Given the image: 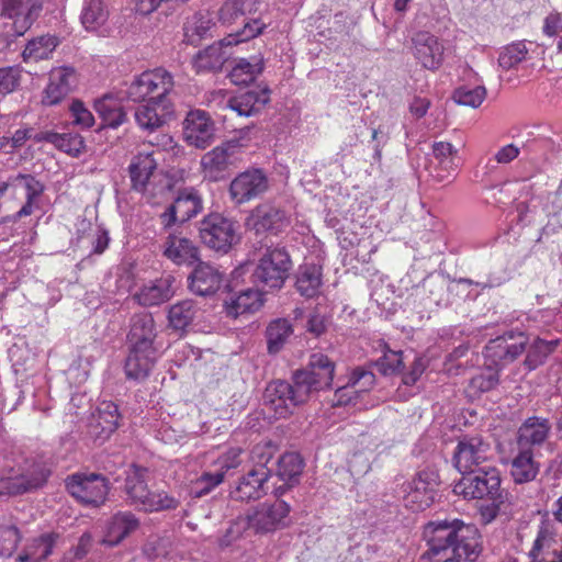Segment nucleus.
I'll return each mask as SVG.
<instances>
[{"instance_id":"nucleus-1","label":"nucleus","mask_w":562,"mask_h":562,"mask_svg":"<svg viewBox=\"0 0 562 562\" xmlns=\"http://www.w3.org/2000/svg\"><path fill=\"white\" fill-rule=\"evenodd\" d=\"M423 538L428 549L420 561L477 562L482 553L477 528L460 519L429 521L424 526Z\"/></svg>"},{"instance_id":"nucleus-2","label":"nucleus","mask_w":562,"mask_h":562,"mask_svg":"<svg viewBox=\"0 0 562 562\" xmlns=\"http://www.w3.org/2000/svg\"><path fill=\"white\" fill-rule=\"evenodd\" d=\"M173 86L171 74L164 68L143 71L130 83L126 98L133 102H145L134 113L143 131L153 133L171 119L173 109L167 95Z\"/></svg>"},{"instance_id":"nucleus-3","label":"nucleus","mask_w":562,"mask_h":562,"mask_svg":"<svg viewBox=\"0 0 562 562\" xmlns=\"http://www.w3.org/2000/svg\"><path fill=\"white\" fill-rule=\"evenodd\" d=\"M291 269V256L284 246L267 247L251 273V280L263 292L280 290Z\"/></svg>"},{"instance_id":"nucleus-4","label":"nucleus","mask_w":562,"mask_h":562,"mask_svg":"<svg viewBox=\"0 0 562 562\" xmlns=\"http://www.w3.org/2000/svg\"><path fill=\"white\" fill-rule=\"evenodd\" d=\"M335 364L323 353L312 355L306 368L292 375L291 387L299 405L304 404L313 392L329 387L334 378Z\"/></svg>"},{"instance_id":"nucleus-5","label":"nucleus","mask_w":562,"mask_h":562,"mask_svg":"<svg viewBox=\"0 0 562 562\" xmlns=\"http://www.w3.org/2000/svg\"><path fill=\"white\" fill-rule=\"evenodd\" d=\"M236 227V222L223 214L211 213L200 222L199 236L201 241L210 249L227 254L233 245L239 240Z\"/></svg>"},{"instance_id":"nucleus-6","label":"nucleus","mask_w":562,"mask_h":562,"mask_svg":"<svg viewBox=\"0 0 562 562\" xmlns=\"http://www.w3.org/2000/svg\"><path fill=\"white\" fill-rule=\"evenodd\" d=\"M289 513L290 506L284 501L274 498L272 502L259 504L251 514L247 515L246 524L255 533L273 532L285 526Z\"/></svg>"},{"instance_id":"nucleus-7","label":"nucleus","mask_w":562,"mask_h":562,"mask_svg":"<svg viewBox=\"0 0 562 562\" xmlns=\"http://www.w3.org/2000/svg\"><path fill=\"white\" fill-rule=\"evenodd\" d=\"M490 451L491 445L482 436H462L453 452V465L459 472L465 474L487 460Z\"/></svg>"},{"instance_id":"nucleus-8","label":"nucleus","mask_w":562,"mask_h":562,"mask_svg":"<svg viewBox=\"0 0 562 562\" xmlns=\"http://www.w3.org/2000/svg\"><path fill=\"white\" fill-rule=\"evenodd\" d=\"M528 342L529 338L525 333L508 330L490 340L485 347V355L495 363H512L526 351Z\"/></svg>"},{"instance_id":"nucleus-9","label":"nucleus","mask_w":562,"mask_h":562,"mask_svg":"<svg viewBox=\"0 0 562 562\" xmlns=\"http://www.w3.org/2000/svg\"><path fill=\"white\" fill-rule=\"evenodd\" d=\"M43 10L42 0H1V16L13 20L16 36L31 29Z\"/></svg>"},{"instance_id":"nucleus-10","label":"nucleus","mask_w":562,"mask_h":562,"mask_svg":"<svg viewBox=\"0 0 562 562\" xmlns=\"http://www.w3.org/2000/svg\"><path fill=\"white\" fill-rule=\"evenodd\" d=\"M269 188L267 176L260 169H248L235 177L229 184V194L237 204L262 195Z\"/></svg>"},{"instance_id":"nucleus-11","label":"nucleus","mask_w":562,"mask_h":562,"mask_svg":"<svg viewBox=\"0 0 562 562\" xmlns=\"http://www.w3.org/2000/svg\"><path fill=\"white\" fill-rule=\"evenodd\" d=\"M551 423L548 418L530 416L518 427L515 449L536 452L549 438Z\"/></svg>"},{"instance_id":"nucleus-12","label":"nucleus","mask_w":562,"mask_h":562,"mask_svg":"<svg viewBox=\"0 0 562 562\" xmlns=\"http://www.w3.org/2000/svg\"><path fill=\"white\" fill-rule=\"evenodd\" d=\"M214 132V123L205 111H190L183 121L184 139L196 148L204 149L210 146Z\"/></svg>"},{"instance_id":"nucleus-13","label":"nucleus","mask_w":562,"mask_h":562,"mask_svg":"<svg viewBox=\"0 0 562 562\" xmlns=\"http://www.w3.org/2000/svg\"><path fill=\"white\" fill-rule=\"evenodd\" d=\"M223 279L218 268L200 260L188 276V288L195 295L212 296L221 289Z\"/></svg>"},{"instance_id":"nucleus-14","label":"nucleus","mask_w":562,"mask_h":562,"mask_svg":"<svg viewBox=\"0 0 562 562\" xmlns=\"http://www.w3.org/2000/svg\"><path fill=\"white\" fill-rule=\"evenodd\" d=\"M202 211V201L198 192L193 189H184L161 214L162 223L166 227L179 222L184 223Z\"/></svg>"},{"instance_id":"nucleus-15","label":"nucleus","mask_w":562,"mask_h":562,"mask_svg":"<svg viewBox=\"0 0 562 562\" xmlns=\"http://www.w3.org/2000/svg\"><path fill=\"white\" fill-rule=\"evenodd\" d=\"M263 400L278 418H286L300 406L291 383L284 380L270 382L265 390Z\"/></svg>"},{"instance_id":"nucleus-16","label":"nucleus","mask_w":562,"mask_h":562,"mask_svg":"<svg viewBox=\"0 0 562 562\" xmlns=\"http://www.w3.org/2000/svg\"><path fill=\"white\" fill-rule=\"evenodd\" d=\"M248 225L256 231L257 234L270 233L278 235L289 226V218L280 207L261 204L258 205L248 218Z\"/></svg>"},{"instance_id":"nucleus-17","label":"nucleus","mask_w":562,"mask_h":562,"mask_svg":"<svg viewBox=\"0 0 562 562\" xmlns=\"http://www.w3.org/2000/svg\"><path fill=\"white\" fill-rule=\"evenodd\" d=\"M120 418L121 415L116 404L102 402L97 414H93L89 420L88 434L94 440L103 442L119 428Z\"/></svg>"},{"instance_id":"nucleus-18","label":"nucleus","mask_w":562,"mask_h":562,"mask_svg":"<svg viewBox=\"0 0 562 562\" xmlns=\"http://www.w3.org/2000/svg\"><path fill=\"white\" fill-rule=\"evenodd\" d=\"M412 41L414 45V56L424 68L436 70L441 66L443 60V45L435 35L428 32H418Z\"/></svg>"},{"instance_id":"nucleus-19","label":"nucleus","mask_w":562,"mask_h":562,"mask_svg":"<svg viewBox=\"0 0 562 562\" xmlns=\"http://www.w3.org/2000/svg\"><path fill=\"white\" fill-rule=\"evenodd\" d=\"M502 483L496 468L479 469L465 473L452 492H497Z\"/></svg>"},{"instance_id":"nucleus-20","label":"nucleus","mask_w":562,"mask_h":562,"mask_svg":"<svg viewBox=\"0 0 562 562\" xmlns=\"http://www.w3.org/2000/svg\"><path fill=\"white\" fill-rule=\"evenodd\" d=\"M77 85L76 70L71 66H61L50 71L49 83L45 89L43 103H59Z\"/></svg>"},{"instance_id":"nucleus-21","label":"nucleus","mask_w":562,"mask_h":562,"mask_svg":"<svg viewBox=\"0 0 562 562\" xmlns=\"http://www.w3.org/2000/svg\"><path fill=\"white\" fill-rule=\"evenodd\" d=\"M157 336L154 317L150 313H139L132 316L127 340L131 348L156 349L154 341Z\"/></svg>"},{"instance_id":"nucleus-22","label":"nucleus","mask_w":562,"mask_h":562,"mask_svg":"<svg viewBox=\"0 0 562 562\" xmlns=\"http://www.w3.org/2000/svg\"><path fill=\"white\" fill-rule=\"evenodd\" d=\"M139 527V520L130 512H120L108 521L101 543L115 547Z\"/></svg>"},{"instance_id":"nucleus-23","label":"nucleus","mask_w":562,"mask_h":562,"mask_svg":"<svg viewBox=\"0 0 562 562\" xmlns=\"http://www.w3.org/2000/svg\"><path fill=\"white\" fill-rule=\"evenodd\" d=\"M162 254L176 265L192 266L200 261L199 248L193 241L172 234L166 238Z\"/></svg>"},{"instance_id":"nucleus-24","label":"nucleus","mask_w":562,"mask_h":562,"mask_svg":"<svg viewBox=\"0 0 562 562\" xmlns=\"http://www.w3.org/2000/svg\"><path fill=\"white\" fill-rule=\"evenodd\" d=\"M269 88H263L260 92L249 90L228 100V108L237 112L240 116H252L259 113L270 101Z\"/></svg>"},{"instance_id":"nucleus-25","label":"nucleus","mask_w":562,"mask_h":562,"mask_svg":"<svg viewBox=\"0 0 562 562\" xmlns=\"http://www.w3.org/2000/svg\"><path fill=\"white\" fill-rule=\"evenodd\" d=\"M554 542L553 532L548 527H540L528 553L530 562H562V546L559 550H551Z\"/></svg>"},{"instance_id":"nucleus-26","label":"nucleus","mask_w":562,"mask_h":562,"mask_svg":"<svg viewBox=\"0 0 562 562\" xmlns=\"http://www.w3.org/2000/svg\"><path fill=\"white\" fill-rule=\"evenodd\" d=\"M156 349L143 351V349L130 348L124 366L126 376L135 381L146 379L156 361Z\"/></svg>"},{"instance_id":"nucleus-27","label":"nucleus","mask_w":562,"mask_h":562,"mask_svg":"<svg viewBox=\"0 0 562 562\" xmlns=\"http://www.w3.org/2000/svg\"><path fill=\"white\" fill-rule=\"evenodd\" d=\"M425 294V305L429 308L447 307L451 304L450 293L452 291L451 282L440 276L428 277L423 282Z\"/></svg>"},{"instance_id":"nucleus-28","label":"nucleus","mask_w":562,"mask_h":562,"mask_svg":"<svg viewBox=\"0 0 562 562\" xmlns=\"http://www.w3.org/2000/svg\"><path fill=\"white\" fill-rule=\"evenodd\" d=\"M57 539L58 535L55 532L33 538L16 557V562H44L53 553Z\"/></svg>"},{"instance_id":"nucleus-29","label":"nucleus","mask_w":562,"mask_h":562,"mask_svg":"<svg viewBox=\"0 0 562 562\" xmlns=\"http://www.w3.org/2000/svg\"><path fill=\"white\" fill-rule=\"evenodd\" d=\"M432 154L438 161V167L435 168L434 177L438 181H445L452 176L457 170L456 158L458 149L448 142H436L432 145Z\"/></svg>"},{"instance_id":"nucleus-30","label":"nucleus","mask_w":562,"mask_h":562,"mask_svg":"<svg viewBox=\"0 0 562 562\" xmlns=\"http://www.w3.org/2000/svg\"><path fill=\"white\" fill-rule=\"evenodd\" d=\"M231 148L229 144L217 146L202 157L201 165L211 180H220L223 177L222 173L229 167Z\"/></svg>"},{"instance_id":"nucleus-31","label":"nucleus","mask_w":562,"mask_h":562,"mask_svg":"<svg viewBox=\"0 0 562 562\" xmlns=\"http://www.w3.org/2000/svg\"><path fill=\"white\" fill-rule=\"evenodd\" d=\"M516 456L512 461V476L516 483L522 484L536 479L539 463L535 460L536 452L515 449Z\"/></svg>"},{"instance_id":"nucleus-32","label":"nucleus","mask_w":562,"mask_h":562,"mask_svg":"<svg viewBox=\"0 0 562 562\" xmlns=\"http://www.w3.org/2000/svg\"><path fill=\"white\" fill-rule=\"evenodd\" d=\"M303 471V460L296 452H288L278 459V475L284 484L277 487L274 492H284L285 488L294 487Z\"/></svg>"},{"instance_id":"nucleus-33","label":"nucleus","mask_w":562,"mask_h":562,"mask_svg":"<svg viewBox=\"0 0 562 562\" xmlns=\"http://www.w3.org/2000/svg\"><path fill=\"white\" fill-rule=\"evenodd\" d=\"M259 292L262 291L258 288L256 290H243L236 297H232L229 301H226L225 310L227 315L237 317L245 313H254L258 311L262 305Z\"/></svg>"},{"instance_id":"nucleus-34","label":"nucleus","mask_w":562,"mask_h":562,"mask_svg":"<svg viewBox=\"0 0 562 562\" xmlns=\"http://www.w3.org/2000/svg\"><path fill=\"white\" fill-rule=\"evenodd\" d=\"M65 486L69 492L74 491L75 488H79L82 492H87L89 490L100 491L101 488H103L105 492H109L111 490L108 477L101 473L94 472H77L68 475L65 479Z\"/></svg>"},{"instance_id":"nucleus-35","label":"nucleus","mask_w":562,"mask_h":562,"mask_svg":"<svg viewBox=\"0 0 562 562\" xmlns=\"http://www.w3.org/2000/svg\"><path fill=\"white\" fill-rule=\"evenodd\" d=\"M267 349L270 355L278 353L293 334V326L286 318L272 319L266 328Z\"/></svg>"},{"instance_id":"nucleus-36","label":"nucleus","mask_w":562,"mask_h":562,"mask_svg":"<svg viewBox=\"0 0 562 562\" xmlns=\"http://www.w3.org/2000/svg\"><path fill=\"white\" fill-rule=\"evenodd\" d=\"M224 41L209 45L195 56V67L199 71H221L226 59V52L223 50Z\"/></svg>"},{"instance_id":"nucleus-37","label":"nucleus","mask_w":562,"mask_h":562,"mask_svg":"<svg viewBox=\"0 0 562 562\" xmlns=\"http://www.w3.org/2000/svg\"><path fill=\"white\" fill-rule=\"evenodd\" d=\"M171 295L170 284L167 280H156L147 285H144L135 299L139 304L145 306L159 305L169 300Z\"/></svg>"},{"instance_id":"nucleus-38","label":"nucleus","mask_w":562,"mask_h":562,"mask_svg":"<svg viewBox=\"0 0 562 562\" xmlns=\"http://www.w3.org/2000/svg\"><path fill=\"white\" fill-rule=\"evenodd\" d=\"M94 110L103 121L102 126L115 128L126 120V113L113 98L104 95L94 102Z\"/></svg>"},{"instance_id":"nucleus-39","label":"nucleus","mask_w":562,"mask_h":562,"mask_svg":"<svg viewBox=\"0 0 562 562\" xmlns=\"http://www.w3.org/2000/svg\"><path fill=\"white\" fill-rule=\"evenodd\" d=\"M156 167L150 156L136 157L128 167L133 189L144 191Z\"/></svg>"},{"instance_id":"nucleus-40","label":"nucleus","mask_w":562,"mask_h":562,"mask_svg":"<svg viewBox=\"0 0 562 562\" xmlns=\"http://www.w3.org/2000/svg\"><path fill=\"white\" fill-rule=\"evenodd\" d=\"M109 18V10L103 0H85L81 12V23L87 31H95Z\"/></svg>"},{"instance_id":"nucleus-41","label":"nucleus","mask_w":562,"mask_h":562,"mask_svg":"<svg viewBox=\"0 0 562 562\" xmlns=\"http://www.w3.org/2000/svg\"><path fill=\"white\" fill-rule=\"evenodd\" d=\"M322 284L321 268L316 265H304L300 268L296 277L297 291L306 296H314Z\"/></svg>"},{"instance_id":"nucleus-42","label":"nucleus","mask_w":562,"mask_h":562,"mask_svg":"<svg viewBox=\"0 0 562 562\" xmlns=\"http://www.w3.org/2000/svg\"><path fill=\"white\" fill-rule=\"evenodd\" d=\"M57 37L52 35H42L32 38L29 41L22 53L23 60L29 61L30 59H33L37 61L41 59H46L57 47Z\"/></svg>"},{"instance_id":"nucleus-43","label":"nucleus","mask_w":562,"mask_h":562,"mask_svg":"<svg viewBox=\"0 0 562 562\" xmlns=\"http://www.w3.org/2000/svg\"><path fill=\"white\" fill-rule=\"evenodd\" d=\"M558 346V340L547 341L540 338L533 340V342L526 348V358L524 366L532 371L538 367L542 366L547 358L554 351Z\"/></svg>"},{"instance_id":"nucleus-44","label":"nucleus","mask_w":562,"mask_h":562,"mask_svg":"<svg viewBox=\"0 0 562 562\" xmlns=\"http://www.w3.org/2000/svg\"><path fill=\"white\" fill-rule=\"evenodd\" d=\"M144 512H159L176 508L179 501L170 494H138L134 499Z\"/></svg>"},{"instance_id":"nucleus-45","label":"nucleus","mask_w":562,"mask_h":562,"mask_svg":"<svg viewBox=\"0 0 562 562\" xmlns=\"http://www.w3.org/2000/svg\"><path fill=\"white\" fill-rule=\"evenodd\" d=\"M195 314V304L191 300H184L175 304L169 310L168 318L170 326L177 330H183L192 323Z\"/></svg>"},{"instance_id":"nucleus-46","label":"nucleus","mask_w":562,"mask_h":562,"mask_svg":"<svg viewBox=\"0 0 562 562\" xmlns=\"http://www.w3.org/2000/svg\"><path fill=\"white\" fill-rule=\"evenodd\" d=\"M50 471L40 467L30 475H21L15 477L10 486H8L9 492L14 490L13 492H29L31 490H38L44 486L49 476Z\"/></svg>"},{"instance_id":"nucleus-47","label":"nucleus","mask_w":562,"mask_h":562,"mask_svg":"<svg viewBox=\"0 0 562 562\" xmlns=\"http://www.w3.org/2000/svg\"><path fill=\"white\" fill-rule=\"evenodd\" d=\"M263 70V61L250 64L246 59H240L229 71L228 76L234 85L241 86L252 82L257 75Z\"/></svg>"},{"instance_id":"nucleus-48","label":"nucleus","mask_w":562,"mask_h":562,"mask_svg":"<svg viewBox=\"0 0 562 562\" xmlns=\"http://www.w3.org/2000/svg\"><path fill=\"white\" fill-rule=\"evenodd\" d=\"M214 22L207 13L198 12L193 15L189 26L186 27L184 38L191 45L198 43L207 35Z\"/></svg>"},{"instance_id":"nucleus-49","label":"nucleus","mask_w":562,"mask_h":562,"mask_svg":"<svg viewBox=\"0 0 562 562\" xmlns=\"http://www.w3.org/2000/svg\"><path fill=\"white\" fill-rule=\"evenodd\" d=\"M21 540V531L15 525L0 521V558L11 557Z\"/></svg>"},{"instance_id":"nucleus-50","label":"nucleus","mask_w":562,"mask_h":562,"mask_svg":"<svg viewBox=\"0 0 562 562\" xmlns=\"http://www.w3.org/2000/svg\"><path fill=\"white\" fill-rule=\"evenodd\" d=\"M528 49L524 42L513 43L504 47L498 57V65L504 70L515 68L526 59Z\"/></svg>"},{"instance_id":"nucleus-51","label":"nucleus","mask_w":562,"mask_h":562,"mask_svg":"<svg viewBox=\"0 0 562 562\" xmlns=\"http://www.w3.org/2000/svg\"><path fill=\"white\" fill-rule=\"evenodd\" d=\"M486 97V89L483 86L474 88L460 87L453 93V100L462 105L479 108Z\"/></svg>"},{"instance_id":"nucleus-52","label":"nucleus","mask_w":562,"mask_h":562,"mask_svg":"<svg viewBox=\"0 0 562 562\" xmlns=\"http://www.w3.org/2000/svg\"><path fill=\"white\" fill-rule=\"evenodd\" d=\"M412 483L413 492H435L440 484L438 471L427 467L416 473Z\"/></svg>"},{"instance_id":"nucleus-53","label":"nucleus","mask_w":562,"mask_h":562,"mask_svg":"<svg viewBox=\"0 0 562 562\" xmlns=\"http://www.w3.org/2000/svg\"><path fill=\"white\" fill-rule=\"evenodd\" d=\"M499 383L498 371L487 368L470 380V389L475 393H484L495 389Z\"/></svg>"},{"instance_id":"nucleus-54","label":"nucleus","mask_w":562,"mask_h":562,"mask_svg":"<svg viewBox=\"0 0 562 562\" xmlns=\"http://www.w3.org/2000/svg\"><path fill=\"white\" fill-rule=\"evenodd\" d=\"M502 504V494H496V496L490 498L480 497L477 501V512L481 522L487 525L493 521L498 515Z\"/></svg>"},{"instance_id":"nucleus-55","label":"nucleus","mask_w":562,"mask_h":562,"mask_svg":"<svg viewBox=\"0 0 562 562\" xmlns=\"http://www.w3.org/2000/svg\"><path fill=\"white\" fill-rule=\"evenodd\" d=\"M251 0H226L218 11L220 20L223 23H232L245 15V7L250 4Z\"/></svg>"},{"instance_id":"nucleus-56","label":"nucleus","mask_w":562,"mask_h":562,"mask_svg":"<svg viewBox=\"0 0 562 562\" xmlns=\"http://www.w3.org/2000/svg\"><path fill=\"white\" fill-rule=\"evenodd\" d=\"M55 147L66 154L77 157L85 149L83 138L79 134H58Z\"/></svg>"},{"instance_id":"nucleus-57","label":"nucleus","mask_w":562,"mask_h":562,"mask_svg":"<svg viewBox=\"0 0 562 562\" xmlns=\"http://www.w3.org/2000/svg\"><path fill=\"white\" fill-rule=\"evenodd\" d=\"M375 364L384 375L400 372L403 368L402 352L387 350Z\"/></svg>"},{"instance_id":"nucleus-58","label":"nucleus","mask_w":562,"mask_h":562,"mask_svg":"<svg viewBox=\"0 0 562 562\" xmlns=\"http://www.w3.org/2000/svg\"><path fill=\"white\" fill-rule=\"evenodd\" d=\"M147 469L133 464L125 479V492H143L147 488Z\"/></svg>"},{"instance_id":"nucleus-59","label":"nucleus","mask_w":562,"mask_h":562,"mask_svg":"<svg viewBox=\"0 0 562 562\" xmlns=\"http://www.w3.org/2000/svg\"><path fill=\"white\" fill-rule=\"evenodd\" d=\"M74 117V123L82 127H91L94 123L92 113L85 106L83 102L76 99L71 102L69 108Z\"/></svg>"},{"instance_id":"nucleus-60","label":"nucleus","mask_w":562,"mask_h":562,"mask_svg":"<svg viewBox=\"0 0 562 562\" xmlns=\"http://www.w3.org/2000/svg\"><path fill=\"white\" fill-rule=\"evenodd\" d=\"M246 520L237 519L233 521L226 529L225 533L218 539V546L221 548H227L232 546L236 540L241 538L244 531L247 529Z\"/></svg>"},{"instance_id":"nucleus-61","label":"nucleus","mask_w":562,"mask_h":562,"mask_svg":"<svg viewBox=\"0 0 562 562\" xmlns=\"http://www.w3.org/2000/svg\"><path fill=\"white\" fill-rule=\"evenodd\" d=\"M328 324V318L324 314L313 311L307 317L305 328L314 337H319L327 330Z\"/></svg>"},{"instance_id":"nucleus-62","label":"nucleus","mask_w":562,"mask_h":562,"mask_svg":"<svg viewBox=\"0 0 562 562\" xmlns=\"http://www.w3.org/2000/svg\"><path fill=\"white\" fill-rule=\"evenodd\" d=\"M269 474L270 471L267 467L260 465L259 468L249 471L247 475L244 476L241 484L249 486L255 491L263 488V484L267 482Z\"/></svg>"},{"instance_id":"nucleus-63","label":"nucleus","mask_w":562,"mask_h":562,"mask_svg":"<svg viewBox=\"0 0 562 562\" xmlns=\"http://www.w3.org/2000/svg\"><path fill=\"white\" fill-rule=\"evenodd\" d=\"M20 75L11 67L0 69V92L10 93L19 86Z\"/></svg>"},{"instance_id":"nucleus-64","label":"nucleus","mask_w":562,"mask_h":562,"mask_svg":"<svg viewBox=\"0 0 562 562\" xmlns=\"http://www.w3.org/2000/svg\"><path fill=\"white\" fill-rule=\"evenodd\" d=\"M562 31V14L553 11L543 20L542 32L549 37H555Z\"/></svg>"}]
</instances>
